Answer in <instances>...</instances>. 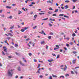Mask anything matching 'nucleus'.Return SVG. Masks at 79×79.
I'll return each instance as SVG.
<instances>
[{"mask_svg": "<svg viewBox=\"0 0 79 79\" xmlns=\"http://www.w3.org/2000/svg\"><path fill=\"white\" fill-rule=\"evenodd\" d=\"M40 78H42V77H43V76H42V75H40Z\"/></svg>", "mask_w": 79, "mask_h": 79, "instance_id": "obj_49", "label": "nucleus"}, {"mask_svg": "<svg viewBox=\"0 0 79 79\" xmlns=\"http://www.w3.org/2000/svg\"><path fill=\"white\" fill-rule=\"evenodd\" d=\"M22 9L23 10V11H26V10H25V9L23 7L22 8Z\"/></svg>", "mask_w": 79, "mask_h": 79, "instance_id": "obj_32", "label": "nucleus"}, {"mask_svg": "<svg viewBox=\"0 0 79 79\" xmlns=\"http://www.w3.org/2000/svg\"><path fill=\"white\" fill-rule=\"evenodd\" d=\"M71 73L72 74H74V72L73 71H71Z\"/></svg>", "mask_w": 79, "mask_h": 79, "instance_id": "obj_55", "label": "nucleus"}, {"mask_svg": "<svg viewBox=\"0 0 79 79\" xmlns=\"http://www.w3.org/2000/svg\"><path fill=\"white\" fill-rule=\"evenodd\" d=\"M45 32H44V31L42 30L41 31V32H40V34H44Z\"/></svg>", "mask_w": 79, "mask_h": 79, "instance_id": "obj_12", "label": "nucleus"}, {"mask_svg": "<svg viewBox=\"0 0 79 79\" xmlns=\"http://www.w3.org/2000/svg\"><path fill=\"white\" fill-rule=\"evenodd\" d=\"M3 49H4V52H6V53H7V48H6V47L5 46L3 47Z\"/></svg>", "mask_w": 79, "mask_h": 79, "instance_id": "obj_2", "label": "nucleus"}, {"mask_svg": "<svg viewBox=\"0 0 79 79\" xmlns=\"http://www.w3.org/2000/svg\"><path fill=\"white\" fill-rule=\"evenodd\" d=\"M20 31H21V32H24V31H25V30L23 29H22Z\"/></svg>", "mask_w": 79, "mask_h": 79, "instance_id": "obj_14", "label": "nucleus"}, {"mask_svg": "<svg viewBox=\"0 0 79 79\" xmlns=\"http://www.w3.org/2000/svg\"><path fill=\"white\" fill-rule=\"evenodd\" d=\"M66 45L67 47H69V45L68 44H66Z\"/></svg>", "mask_w": 79, "mask_h": 79, "instance_id": "obj_64", "label": "nucleus"}, {"mask_svg": "<svg viewBox=\"0 0 79 79\" xmlns=\"http://www.w3.org/2000/svg\"><path fill=\"white\" fill-rule=\"evenodd\" d=\"M73 1V2H76V1H77V0H72Z\"/></svg>", "mask_w": 79, "mask_h": 79, "instance_id": "obj_42", "label": "nucleus"}, {"mask_svg": "<svg viewBox=\"0 0 79 79\" xmlns=\"http://www.w3.org/2000/svg\"><path fill=\"white\" fill-rule=\"evenodd\" d=\"M73 53H74V54H76V53H77V52L75 51L73 52Z\"/></svg>", "mask_w": 79, "mask_h": 79, "instance_id": "obj_45", "label": "nucleus"}, {"mask_svg": "<svg viewBox=\"0 0 79 79\" xmlns=\"http://www.w3.org/2000/svg\"><path fill=\"white\" fill-rule=\"evenodd\" d=\"M48 14H49L50 15V14H52V12H51V11H49L48 12Z\"/></svg>", "mask_w": 79, "mask_h": 79, "instance_id": "obj_21", "label": "nucleus"}, {"mask_svg": "<svg viewBox=\"0 0 79 79\" xmlns=\"http://www.w3.org/2000/svg\"><path fill=\"white\" fill-rule=\"evenodd\" d=\"M64 17H65V18H68L69 17V16H66V15H64Z\"/></svg>", "mask_w": 79, "mask_h": 79, "instance_id": "obj_39", "label": "nucleus"}, {"mask_svg": "<svg viewBox=\"0 0 79 79\" xmlns=\"http://www.w3.org/2000/svg\"><path fill=\"white\" fill-rule=\"evenodd\" d=\"M39 14L40 15H44L45 13H40Z\"/></svg>", "mask_w": 79, "mask_h": 79, "instance_id": "obj_10", "label": "nucleus"}, {"mask_svg": "<svg viewBox=\"0 0 79 79\" xmlns=\"http://www.w3.org/2000/svg\"><path fill=\"white\" fill-rule=\"evenodd\" d=\"M48 62H52V61H53V60H48Z\"/></svg>", "mask_w": 79, "mask_h": 79, "instance_id": "obj_35", "label": "nucleus"}, {"mask_svg": "<svg viewBox=\"0 0 79 79\" xmlns=\"http://www.w3.org/2000/svg\"><path fill=\"white\" fill-rule=\"evenodd\" d=\"M29 1H30V0H27L26 1H25V3H27V2H29Z\"/></svg>", "mask_w": 79, "mask_h": 79, "instance_id": "obj_33", "label": "nucleus"}, {"mask_svg": "<svg viewBox=\"0 0 79 79\" xmlns=\"http://www.w3.org/2000/svg\"><path fill=\"white\" fill-rule=\"evenodd\" d=\"M58 49H59V48H54V50H58Z\"/></svg>", "mask_w": 79, "mask_h": 79, "instance_id": "obj_31", "label": "nucleus"}, {"mask_svg": "<svg viewBox=\"0 0 79 79\" xmlns=\"http://www.w3.org/2000/svg\"><path fill=\"white\" fill-rule=\"evenodd\" d=\"M69 75L68 74H66L65 75V77H67V76H69Z\"/></svg>", "mask_w": 79, "mask_h": 79, "instance_id": "obj_26", "label": "nucleus"}, {"mask_svg": "<svg viewBox=\"0 0 79 79\" xmlns=\"http://www.w3.org/2000/svg\"><path fill=\"white\" fill-rule=\"evenodd\" d=\"M66 39L68 40H69V38H66Z\"/></svg>", "mask_w": 79, "mask_h": 79, "instance_id": "obj_62", "label": "nucleus"}, {"mask_svg": "<svg viewBox=\"0 0 79 79\" xmlns=\"http://www.w3.org/2000/svg\"><path fill=\"white\" fill-rule=\"evenodd\" d=\"M37 15H35L34 16V18H35V19H36V18H37Z\"/></svg>", "mask_w": 79, "mask_h": 79, "instance_id": "obj_16", "label": "nucleus"}, {"mask_svg": "<svg viewBox=\"0 0 79 79\" xmlns=\"http://www.w3.org/2000/svg\"><path fill=\"white\" fill-rule=\"evenodd\" d=\"M11 39V37H8L7 38V39H8V40H10V39Z\"/></svg>", "mask_w": 79, "mask_h": 79, "instance_id": "obj_50", "label": "nucleus"}, {"mask_svg": "<svg viewBox=\"0 0 79 79\" xmlns=\"http://www.w3.org/2000/svg\"><path fill=\"white\" fill-rule=\"evenodd\" d=\"M56 47H57V48H60V46L58 45H56Z\"/></svg>", "mask_w": 79, "mask_h": 79, "instance_id": "obj_23", "label": "nucleus"}, {"mask_svg": "<svg viewBox=\"0 0 79 79\" xmlns=\"http://www.w3.org/2000/svg\"><path fill=\"white\" fill-rule=\"evenodd\" d=\"M10 32H11V33H12V34H13V32L12 31V30H10Z\"/></svg>", "mask_w": 79, "mask_h": 79, "instance_id": "obj_59", "label": "nucleus"}, {"mask_svg": "<svg viewBox=\"0 0 79 79\" xmlns=\"http://www.w3.org/2000/svg\"><path fill=\"white\" fill-rule=\"evenodd\" d=\"M6 8H9V9H11V7L7 6H6Z\"/></svg>", "mask_w": 79, "mask_h": 79, "instance_id": "obj_15", "label": "nucleus"}, {"mask_svg": "<svg viewBox=\"0 0 79 79\" xmlns=\"http://www.w3.org/2000/svg\"><path fill=\"white\" fill-rule=\"evenodd\" d=\"M23 61H24V62H25V63H26L27 62V61H26V59H24V58H23Z\"/></svg>", "mask_w": 79, "mask_h": 79, "instance_id": "obj_19", "label": "nucleus"}, {"mask_svg": "<svg viewBox=\"0 0 79 79\" xmlns=\"http://www.w3.org/2000/svg\"><path fill=\"white\" fill-rule=\"evenodd\" d=\"M65 9H67V8H68L69 7L68 6V5H66L65 6H64Z\"/></svg>", "mask_w": 79, "mask_h": 79, "instance_id": "obj_11", "label": "nucleus"}, {"mask_svg": "<svg viewBox=\"0 0 79 79\" xmlns=\"http://www.w3.org/2000/svg\"><path fill=\"white\" fill-rule=\"evenodd\" d=\"M19 63H20V64H21L22 66H25V65H24V64H23V63L21 62V61H20Z\"/></svg>", "mask_w": 79, "mask_h": 79, "instance_id": "obj_8", "label": "nucleus"}, {"mask_svg": "<svg viewBox=\"0 0 79 79\" xmlns=\"http://www.w3.org/2000/svg\"><path fill=\"white\" fill-rule=\"evenodd\" d=\"M23 78H24V77L23 76L20 77V79H23Z\"/></svg>", "mask_w": 79, "mask_h": 79, "instance_id": "obj_48", "label": "nucleus"}, {"mask_svg": "<svg viewBox=\"0 0 79 79\" xmlns=\"http://www.w3.org/2000/svg\"><path fill=\"white\" fill-rule=\"evenodd\" d=\"M72 36H76V34L73 33L72 34Z\"/></svg>", "mask_w": 79, "mask_h": 79, "instance_id": "obj_34", "label": "nucleus"}, {"mask_svg": "<svg viewBox=\"0 0 79 79\" xmlns=\"http://www.w3.org/2000/svg\"><path fill=\"white\" fill-rule=\"evenodd\" d=\"M76 59H75L74 60H73L72 62L73 64H75L76 63Z\"/></svg>", "mask_w": 79, "mask_h": 79, "instance_id": "obj_4", "label": "nucleus"}, {"mask_svg": "<svg viewBox=\"0 0 79 79\" xmlns=\"http://www.w3.org/2000/svg\"><path fill=\"white\" fill-rule=\"evenodd\" d=\"M61 77H62V78H63V79H64V76L63 75H62V76H60L59 77L60 79H61Z\"/></svg>", "mask_w": 79, "mask_h": 79, "instance_id": "obj_7", "label": "nucleus"}, {"mask_svg": "<svg viewBox=\"0 0 79 79\" xmlns=\"http://www.w3.org/2000/svg\"><path fill=\"white\" fill-rule=\"evenodd\" d=\"M64 16V14H60L59 15V16Z\"/></svg>", "mask_w": 79, "mask_h": 79, "instance_id": "obj_30", "label": "nucleus"}, {"mask_svg": "<svg viewBox=\"0 0 79 79\" xmlns=\"http://www.w3.org/2000/svg\"><path fill=\"white\" fill-rule=\"evenodd\" d=\"M24 30L25 31V30H27V29H28V27H25L24 28Z\"/></svg>", "mask_w": 79, "mask_h": 79, "instance_id": "obj_24", "label": "nucleus"}, {"mask_svg": "<svg viewBox=\"0 0 79 79\" xmlns=\"http://www.w3.org/2000/svg\"><path fill=\"white\" fill-rule=\"evenodd\" d=\"M35 4V2H31V5H34Z\"/></svg>", "mask_w": 79, "mask_h": 79, "instance_id": "obj_57", "label": "nucleus"}, {"mask_svg": "<svg viewBox=\"0 0 79 79\" xmlns=\"http://www.w3.org/2000/svg\"><path fill=\"white\" fill-rule=\"evenodd\" d=\"M17 70L19 71H21V67L20 66L18 67L17 68Z\"/></svg>", "mask_w": 79, "mask_h": 79, "instance_id": "obj_5", "label": "nucleus"}, {"mask_svg": "<svg viewBox=\"0 0 79 79\" xmlns=\"http://www.w3.org/2000/svg\"><path fill=\"white\" fill-rule=\"evenodd\" d=\"M28 55L29 56H32V53H29Z\"/></svg>", "mask_w": 79, "mask_h": 79, "instance_id": "obj_46", "label": "nucleus"}, {"mask_svg": "<svg viewBox=\"0 0 79 79\" xmlns=\"http://www.w3.org/2000/svg\"><path fill=\"white\" fill-rule=\"evenodd\" d=\"M15 47H18V45L17 44H15Z\"/></svg>", "mask_w": 79, "mask_h": 79, "instance_id": "obj_29", "label": "nucleus"}, {"mask_svg": "<svg viewBox=\"0 0 79 79\" xmlns=\"http://www.w3.org/2000/svg\"><path fill=\"white\" fill-rule=\"evenodd\" d=\"M2 55L4 56V55H5V52L3 51L2 52Z\"/></svg>", "mask_w": 79, "mask_h": 79, "instance_id": "obj_25", "label": "nucleus"}, {"mask_svg": "<svg viewBox=\"0 0 79 79\" xmlns=\"http://www.w3.org/2000/svg\"><path fill=\"white\" fill-rule=\"evenodd\" d=\"M52 76L53 77H57V76L56 75H54L53 74H52Z\"/></svg>", "mask_w": 79, "mask_h": 79, "instance_id": "obj_13", "label": "nucleus"}, {"mask_svg": "<svg viewBox=\"0 0 79 79\" xmlns=\"http://www.w3.org/2000/svg\"><path fill=\"white\" fill-rule=\"evenodd\" d=\"M74 72L76 73V74H77V72L76 71H75Z\"/></svg>", "mask_w": 79, "mask_h": 79, "instance_id": "obj_54", "label": "nucleus"}, {"mask_svg": "<svg viewBox=\"0 0 79 79\" xmlns=\"http://www.w3.org/2000/svg\"><path fill=\"white\" fill-rule=\"evenodd\" d=\"M47 3H51V1H50V0H49L48 1H47Z\"/></svg>", "mask_w": 79, "mask_h": 79, "instance_id": "obj_52", "label": "nucleus"}, {"mask_svg": "<svg viewBox=\"0 0 79 79\" xmlns=\"http://www.w3.org/2000/svg\"><path fill=\"white\" fill-rule=\"evenodd\" d=\"M49 79H52V76H50L49 77Z\"/></svg>", "mask_w": 79, "mask_h": 79, "instance_id": "obj_61", "label": "nucleus"}, {"mask_svg": "<svg viewBox=\"0 0 79 79\" xmlns=\"http://www.w3.org/2000/svg\"><path fill=\"white\" fill-rule=\"evenodd\" d=\"M69 0H66L65 1V3H69Z\"/></svg>", "mask_w": 79, "mask_h": 79, "instance_id": "obj_22", "label": "nucleus"}, {"mask_svg": "<svg viewBox=\"0 0 79 79\" xmlns=\"http://www.w3.org/2000/svg\"><path fill=\"white\" fill-rule=\"evenodd\" d=\"M45 44V41H43L41 42V44L42 45L43 44Z\"/></svg>", "mask_w": 79, "mask_h": 79, "instance_id": "obj_9", "label": "nucleus"}, {"mask_svg": "<svg viewBox=\"0 0 79 79\" xmlns=\"http://www.w3.org/2000/svg\"><path fill=\"white\" fill-rule=\"evenodd\" d=\"M12 18H13V16H12L11 15L9 17L10 19H12Z\"/></svg>", "mask_w": 79, "mask_h": 79, "instance_id": "obj_38", "label": "nucleus"}, {"mask_svg": "<svg viewBox=\"0 0 79 79\" xmlns=\"http://www.w3.org/2000/svg\"><path fill=\"white\" fill-rule=\"evenodd\" d=\"M40 66V64H38V65L37 67V68H39V67Z\"/></svg>", "mask_w": 79, "mask_h": 79, "instance_id": "obj_41", "label": "nucleus"}, {"mask_svg": "<svg viewBox=\"0 0 79 79\" xmlns=\"http://www.w3.org/2000/svg\"><path fill=\"white\" fill-rule=\"evenodd\" d=\"M70 45H72L73 44V43L72 42H71L70 43Z\"/></svg>", "mask_w": 79, "mask_h": 79, "instance_id": "obj_56", "label": "nucleus"}, {"mask_svg": "<svg viewBox=\"0 0 79 79\" xmlns=\"http://www.w3.org/2000/svg\"><path fill=\"white\" fill-rule=\"evenodd\" d=\"M64 49L65 50H67V48H64Z\"/></svg>", "mask_w": 79, "mask_h": 79, "instance_id": "obj_58", "label": "nucleus"}, {"mask_svg": "<svg viewBox=\"0 0 79 79\" xmlns=\"http://www.w3.org/2000/svg\"><path fill=\"white\" fill-rule=\"evenodd\" d=\"M67 66L65 65V68H64V71H66V69H67Z\"/></svg>", "mask_w": 79, "mask_h": 79, "instance_id": "obj_3", "label": "nucleus"}, {"mask_svg": "<svg viewBox=\"0 0 79 79\" xmlns=\"http://www.w3.org/2000/svg\"><path fill=\"white\" fill-rule=\"evenodd\" d=\"M58 9H56L55 10L54 12H58Z\"/></svg>", "mask_w": 79, "mask_h": 79, "instance_id": "obj_27", "label": "nucleus"}, {"mask_svg": "<svg viewBox=\"0 0 79 79\" xmlns=\"http://www.w3.org/2000/svg\"><path fill=\"white\" fill-rule=\"evenodd\" d=\"M52 16H56V14H54L52 15Z\"/></svg>", "mask_w": 79, "mask_h": 79, "instance_id": "obj_36", "label": "nucleus"}, {"mask_svg": "<svg viewBox=\"0 0 79 79\" xmlns=\"http://www.w3.org/2000/svg\"><path fill=\"white\" fill-rule=\"evenodd\" d=\"M60 58V55H57L56 57V58Z\"/></svg>", "mask_w": 79, "mask_h": 79, "instance_id": "obj_47", "label": "nucleus"}, {"mask_svg": "<svg viewBox=\"0 0 79 79\" xmlns=\"http://www.w3.org/2000/svg\"><path fill=\"white\" fill-rule=\"evenodd\" d=\"M51 38H52L51 36H49L48 37V39H51Z\"/></svg>", "mask_w": 79, "mask_h": 79, "instance_id": "obj_40", "label": "nucleus"}, {"mask_svg": "<svg viewBox=\"0 0 79 79\" xmlns=\"http://www.w3.org/2000/svg\"><path fill=\"white\" fill-rule=\"evenodd\" d=\"M1 17H3V18H4L5 17V15H1Z\"/></svg>", "mask_w": 79, "mask_h": 79, "instance_id": "obj_44", "label": "nucleus"}, {"mask_svg": "<svg viewBox=\"0 0 79 79\" xmlns=\"http://www.w3.org/2000/svg\"><path fill=\"white\" fill-rule=\"evenodd\" d=\"M15 26L13 25V26H12L10 28V29H13V28H14V27Z\"/></svg>", "mask_w": 79, "mask_h": 79, "instance_id": "obj_18", "label": "nucleus"}, {"mask_svg": "<svg viewBox=\"0 0 79 79\" xmlns=\"http://www.w3.org/2000/svg\"><path fill=\"white\" fill-rule=\"evenodd\" d=\"M4 42L5 43V44H7L8 43V42H7V40L5 41Z\"/></svg>", "mask_w": 79, "mask_h": 79, "instance_id": "obj_53", "label": "nucleus"}, {"mask_svg": "<svg viewBox=\"0 0 79 79\" xmlns=\"http://www.w3.org/2000/svg\"><path fill=\"white\" fill-rule=\"evenodd\" d=\"M36 73H37L38 74H40V71L39 70H38L37 71Z\"/></svg>", "mask_w": 79, "mask_h": 79, "instance_id": "obj_28", "label": "nucleus"}, {"mask_svg": "<svg viewBox=\"0 0 79 79\" xmlns=\"http://www.w3.org/2000/svg\"><path fill=\"white\" fill-rule=\"evenodd\" d=\"M13 70H9L8 71V75L9 76H13Z\"/></svg>", "mask_w": 79, "mask_h": 79, "instance_id": "obj_1", "label": "nucleus"}, {"mask_svg": "<svg viewBox=\"0 0 79 79\" xmlns=\"http://www.w3.org/2000/svg\"><path fill=\"white\" fill-rule=\"evenodd\" d=\"M34 62H37V60H35V59H34Z\"/></svg>", "mask_w": 79, "mask_h": 79, "instance_id": "obj_63", "label": "nucleus"}, {"mask_svg": "<svg viewBox=\"0 0 79 79\" xmlns=\"http://www.w3.org/2000/svg\"><path fill=\"white\" fill-rule=\"evenodd\" d=\"M8 35H9L11 37H13V35H12L11 33H9L8 34Z\"/></svg>", "mask_w": 79, "mask_h": 79, "instance_id": "obj_6", "label": "nucleus"}, {"mask_svg": "<svg viewBox=\"0 0 79 79\" xmlns=\"http://www.w3.org/2000/svg\"><path fill=\"white\" fill-rule=\"evenodd\" d=\"M37 26H35L34 27H33V29H35V28H36V27H37Z\"/></svg>", "mask_w": 79, "mask_h": 79, "instance_id": "obj_60", "label": "nucleus"}, {"mask_svg": "<svg viewBox=\"0 0 79 79\" xmlns=\"http://www.w3.org/2000/svg\"><path fill=\"white\" fill-rule=\"evenodd\" d=\"M46 49H48V46L47 45H46Z\"/></svg>", "mask_w": 79, "mask_h": 79, "instance_id": "obj_43", "label": "nucleus"}, {"mask_svg": "<svg viewBox=\"0 0 79 79\" xmlns=\"http://www.w3.org/2000/svg\"><path fill=\"white\" fill-rule=\"evenodd\" d=\"M49 8V10H53V9H52V7L49 8Z\"/></svg>", "mask_w": 79, "mask_h": 79, "instance_id": "obj_51", "label": "nucleus"}, {"mask_svg": "<svg viewBox=\"0 0 79 79\" xmlns=\"http://www.w3.org/2000/svg\"><path fill=\"white\" fill-rule=\"evenodd\" d=\"M48 19V18L44 19H42V21H46V20H47V19Z\"/></svg>", "mask_w": 79, "mask_h": 79, "instance_id": "obj_17", "label": "nucleus"}, {"mask_svg": "<svg viewBox=\"0 0 79 79\" xmlns=\"http://www.w3.org/2000/svg\"><path fill=\"white\" fill-rule=\"evenodd\" d=\"M48 24L50 27H51L52 26V24H51V23H49Z\"/></svg>", "mask_w": 79, "mask_h": 79, "instance_id": "obj_37", "label": "nucleus"}, {"mask_svg": "<svg viewBox=\"0 0 79 79\" xmlns=\"http://www.w3.org/2000/svg\"><path fill=\"white\" fill-rule=\"evenodd\" d=\"M21 13H22V12L19 10V11L18 15H20V14H21Z\"/></svg>", "mask_w": 79, "mask_h": 79, "instance_id": "obj_20", "label": "nucleus"}]
</instances>
